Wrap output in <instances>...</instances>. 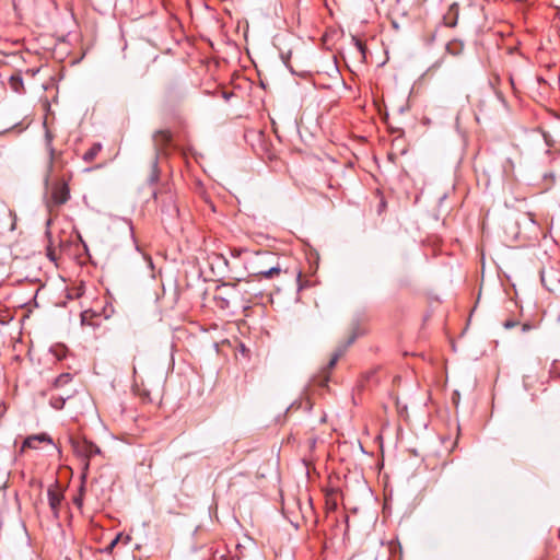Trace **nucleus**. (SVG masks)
<instances>
[{"label": "nucleus", "mask_w": 560, "mask_h": 560, "mask_svg": "<svg viewBox=\"0 0 560 560\" xmlns=\"http://www.w3.org/2000/svg\"><path fill=\"white\" fill-rule=\"evenodd\" d=\"M74 451L78 455L86 459L84 468H89V459L95 455L101 454V448L91 441L83 440L74 444Z\"/></svg>", "instance_id": "nucleus-3"}, {"label": "nucleus", "mask_w": 560, "mask_h": 560, "mask_svg": "<svg viewBox=\"0 0 560 560\" xmlns=\"http://www.w3.org/2000/svg\"><path fill=\"white\" fill-rule=\"evenodd\" d=\"M517 324H518V322H516V320L508 319V320H505V322L503 323V327H504L505 329H511V328L515 327Z\"/></svg>", "instance_id": "nucleus-17"}, {"label": "nucleus", "mask_w": 560, "mask_h": 560, "mask_svg": "<svg viewBox=\"0 0 560 560\" xmlns=\"http://www.w3.org/2000/svg\"><path fill=\"white\" fill-rule=\"evenodd\" d=\"M9 84L16 93H22L24 91V82L20 73L12 74L9 79Z\"/></svg>", "instance_id": "nucleus-10"}, {"label": "nucleus", "mask_w": 560, "mask_h": 560, "mask_svg": "<svg viewBox=\"0 0 560 560\" xmlns=\"http://www.w3.org/2000/svg\"><path fill=\"white\" fill-rule=\"evenodd\" d=\"M455 25H456V20H455V21H453V22H451V23H448V26H452V27H453V26H455Z\"/></svg>", "instance_id": "nucleus-20"}, {"label": "nucleus", "mask_w": 560, "mask_h": 560, "mask_svg": "<svg viewBox=\"0 0 560 560\" xmlns=\"http://www.w3.org/2000/svg\"><path fill=\"white\" fill-rule=\"evenodd\" d=\"M219 560H228V558H226V556L222 555V556H220Z\"/></svg>", "instance_id": "nucleus-21"}, {"label": "nucleus", "mask_w": 560, "mask_h": 560, "mask_svg": "<svg viewBox=\"0 0 560 560\" xmlns=\"http://www.w3.org/2000/svg\"><path fill=\"white\" fill-rule=\"evenodd\" d=\"M275 254L270 252H258L255 255L253 261H250V268L253 273L256 271V268H268L272 266L273 260H276Z\"/></svg>", "instance_id": "nucleus-5"}, {"label": "nucleus", "mask_w": 560, "mask_h": 560, "mask_svg": "<svg viewBox=\"0 0 560 560\" xmlns=\"http://www.w3.org/2000/svg\"><path fill=\"white\" fill-rule=\"evenodd\" d=\"M71 177V174L68 177L63 175L51 184L50 196L46 201V206L49 211L54 208H59L70 199L69 182Z\"/></svg>", "instance_id": "nucleus-1"}, {"label": "nucleus", "mask_w": 560, "mask_h": 560, "mask_svg": "<svg viewBox=\"0 0 560 560\" xmlns=\"http://www.w3.org/2000/svg\"><path fill=\"white\" fill-rule=\"evenodd\" d=\"M44 443L56 447L52 439L47 433L28 435L22 443L21 453L24 452L26 448L37 450L39 447V444Z\"/></svg>", "instance_id": "nucleus-4"}, {"label": "nucleus", "mask_w": 560, "mask_h": 560, "mask_svg": "<svg viewBox=\"0 0 560 560\" xmlns=\"http://www.w3.org/2000/svg\"><path fill=\"white\" fill-rule=\"evenodd\" d=\"M130 540V537L129 536H126L125 538V544H128V541Z\"/></svg>", "instance_id": "nucleus-22"}, {"label": "nucleus", "mask_w": 560, "mask_h": 560, "mask_svg": "<svg viewBox=\"0 0 560 560\" xmlns=\"http://www.w3.org/2000/svg\"><path fill=\"white\" fill-rule=\"evenodd\" d=\"M355 47L358 48L360 54L364 57V55H365V45L361 40L355 39Z\"/></svg>", "instance_id": "nucleus-16"}, {"label": "nucleus", "mask_w": 560, "mask_h": 560, "mask_svg": "<svg viewBox=\"0 0 560 560\" xmlns=\"http://www.w3.org/2000/svg\"><path fill=\"white\" fill-rule=\"evenodd\" d=\"M65 402H66V398H63L62 396H51L50 400H49L50 406L56 410L62 409L65 406Z\"/></svg>", "instance_id": "nucleus-13"}, {"label": "nucleus", "mask_w": 560, "mask_h": 560, "mask_svg": "<svg viewBox=\"0 0 560 560\" xmlns=\"http://www.w3.org/2000/svg\"><path fill=\"white\" fill-rule=\"evenodd\" d=\"M72 381V374L61 373L54 382L55 387H62Z\"/></svg>", "instance_id": "nucleus-12"}, {"label": "nucleus", "mask_w": 560, "mask_h": 560, "mask_svg": "<svg viewBox=\"0 0 560 560\" xmlns=\"http://www.w3.org/2000/svg\"><path fill=\"white\" fill-rule=\"evenodd\" d=\"M281 267L277 262L276 265H272L268 268H256L254 276L272 279L275 277H278L281 273Z\"/></svg>", "instance_id": "nucleus-8"}, {"label": "nucleus", "mask_w": 560, "mask_h": 560, "mask_svg": "<svg viewBox=\"0 0 560 560\" xmlns=\"http://www.w3.org/2000/svg\"><path fill=\"white\" fill-rule=\"evenodd\" d=\"M74 503L78 505V506H81L82 505V497L79 495L77 498H74Z\"/></svg>", "instance_id": "nucleus-19"}, {"label": "nucleus", "mask_w": 560, "mask_h": 560, "mask_svg": "<svg viewBox=\"0 0 560 560\" xmlns=\"http://www.w3.org/2000/svg\"><path fill=\"white\" fill-rule=\"evenodd\" d=\"M171 141V133L168 130H158L153 135V142L159 150L160 148H163Z\"/></svg>", "instance_id": "nucleus-9"}, {"label": "nucleus", "mask_w": 560, "mask_h": 560, "mask_svg": "<svg viewBox=\"0 0 560 560\" xmlns=\"http://www.w3.org/2000/svg\"><path fill=\"white\" fill-rule=\"evenodd\" d=\"M46 150L48 153L47 173L45 176L46 186L49 185V180L55 171L63 168L67 164L62 156V152H57L52 147V135L49 130L45 133Z\"/></svg>", "instance_id": "nucleus-2"}, {"label": "nucleus", "mask_w": 560, "mask_h": 560, "mask_svg": "<svg viewBox=\"0 0 560 560\" xmlns=\"http://www.w3.org/2000/svg\"><path fill=\"white\" fill-rule=\"evenodd\" d=\"M159 180V168H158V154L152 162V174L150 175V184H155Z\"/></svg>", "instance_id": "nucleus-14"}, {"label": "nucleus", "mask_w": 560, "mask_h": 560, "mask_svg": "<svg viewBox=\"0 0 560 560\" xmlns=\"http://www.w3.org/2000/svg\"><path fill=\"white\" fill-rule=\"evenodd\" d=\"M48 503L55 518L59 517V506L63 499V495L55 488L49 487L47 490Z\"/></svg>", "instance_id": "nucleus-6"}, {"label": "nucleus", "mask_w": 560, "mask_h": 560, "mask_svg": "<svg viewBox=\"0 0 560 560\" xmlns=\"http://www.w3.org/2000/svg\"><path fill=\"white\" fill-rule=\"evenodd\" d=\"M532 329V326L528 323L522 325V331L526 332Z\"/></svg>", "instance_id": "nucleus-18"}, {"label": "nucleus", "mask_w": 560, "mask_h": 560, "mask_svg": "<svg viewBox=\"0 0 560 560\" xmlns=\"http://www.w3.org/2000/svg\"><path fill=\"white\" fill-rule=\"evenodd\" d=\"M102 150L101 143H94L82 156V159L90 163L92 162Z\"/></svg>", "instance_id": "nucleus-11"}, {"label": "nucleus", "mask_w": 560, "mask_h": 560, "mask_svg": "<svg viewBox=\"0 0 560 560\" xmlns=\"http://www.w3.org/2000/svg\"><path fill=\"white\" fill-rule=\"evenodd\" d=\"M357 338H358V332L353 331L352 335L348 338L347 342L343 346H340L335 351V353L332 354V357L330 358V360L327 364L328 369L335 368V365L337 364L340 357L346 352L347 348L355 341Z\"/></svg>", "instance_id": "nucleus-7"}, {"label": "nucleus", "mask_w": 560, "mask_h": 560, "mask_svg": "<svg viewBox=\"0 0 560 560\" xmlns=\"http://www.w3.org/2000/svg\"><path fill=\"white\" fill-rule=\"evenodd\" d=\"M121 536H122L121 534H118V535H117V536L112 540V542L107 546L106 550L110 552V551L115 548V546L118 544V541L120 540Z\"/></svg>", "instance_id": "nucleus-15"}, {"label": "nucleus", "mask_w": 560, "mask_h": 560, "mask_svg": "<svg viewBox=\"0 0 560 560\" xmlns=\"http://www.w3.org/2000/svg\"><path fill=\"white\" fill-rule=\"evenodd\" d=\"M451 9H457V4H456V3H453V5L451 7Z\"/></svg>", "instance_id": "nucleus-23"}]
</instances>
